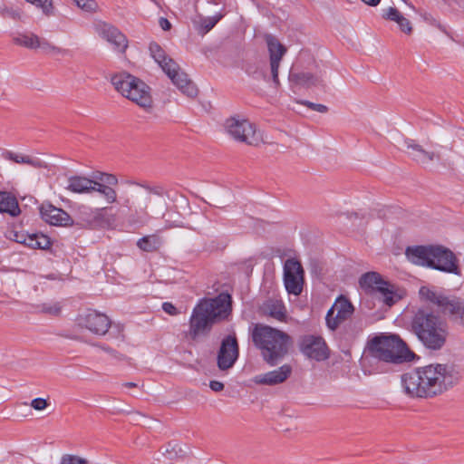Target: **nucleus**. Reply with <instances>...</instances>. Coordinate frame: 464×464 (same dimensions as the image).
Returning a JSON list of instances; mask_svg holds the SVG:
<instances>
[{
  "mask_svg": "<svg viewBox=\"0 0 464 464\" xmlns=\"http://www.w3.org/2000/svg\"><path fill=\"white\" fill-rule=\"evenodd\" d=\"M461 375L451 363H431L401 376L403 392L411 398H434L459 383Z\"/></svg>",
  "mask_w": 464,
  "mask_h": 464,
  "instance_id": "obj_1",
  "label": "nucleus"
},
{
  "mask_svg": "<svg viewBox=\"0 0 464 464\" xmlns=\"http://www.w3.org/2000/svg\"><path fill=\"white\" fill-rule=\"evenodd\" d=\"M411 326L425 348L439 351L445 345L449 334L447 323L431 308H419L411 319Z\"/></svg>",
  "mask_w": 464,
  "mask_h": 464,
  "instance_id": "obj_2",
  "label": "nucleus"
},
{
  "mask_svg": "<svg viewBox=\"0 0 464 464\" xmlns=\"http://www.w3.org/2000/svg\"><path fill=\"white\" fill-rule=\"evenodd\" d=\"M231 296L220 294L215 298L201 300L193 309L189 318L188 336L196 340L208 334L218 319L227 316L230 311Z\"/></svg>",
  "mask_w": 464,
  "mask_h": 464,
  "instance_id": "obj_3",
  "label": "nucleus"
},
{
  "mask_svg": "<svg viewBox=\"0 0 464 464\" xmlns=\"http://www.w3.org/2000/svg\"><path fill=\"white\" fill-rule=\"evenodd\" d=\"M251 338L263 360L270 366L276 365L289 352L291 337L276 328L256 324L251 332Z\"/></svg>",
  "mask_w": 464,
  "mask_h": 464,
  "instance_id": "obj_4",
  "label": "nucleus"
},
{
  "mask_svg": "<svg viewBox=\"0 0 464 464\" xmlns=\"http://www.w3.org/2000/svg\"><path fill=\"white\" fill-rule=\"evenodd\" d=\"M405 256L411 263L430 267L444 273L459 275L460 270L455 254L441 245L408 246Z\"/></svg>",
  "mask_w": 464,
  "mask_h": 464,
  "instance_id": "obj_5",
  "label": "nucleus"
},
{
  "mask_svg": "<svg viewBox=\"0 0 464 464\" xmlns=\"http://www.w3.org/2000/svg\"><path fill=\"white\" fill-rule=\"evenodd\" d=\"M368 350L372 357L390 363L410 362L414 357V353L398 334H381L374 336L368 343Z\"/></svg>",
  "mask_w": 464,
  "mask_h": 464,
  "instance_id": "obj_6",
  "label": "nucleus"
},
{
  "mask_svg": "<svg viewBox=\"0 0 464 464\" xmlns=\"http://www.w3.org/2000/svg\"><path fill=\"white\" fill-rule=\"evenodd\" d=\"M266 42L270 58V75L266 73V65L263 63H248L246 67V72L256 80L269 81L272 79L274 83L278 85V68L283 56L286 53V48L272 34L266 35Z\"/></svg>",
  "mask_w": 464,
  "mask_h": 464,
  "instance_id": "obj_7",
  "label": "nucleus"
},
{
  "mask_svg": "<svg viewBox=\"0 0 464 464\" xmlns=\"http://www.w3.org/2000/svg\"><path fill=\"white\" fill-rule=\"evenodd\" d=\"M227 133L236 140L250 146H257L263 141V136L255 124L245 119L229 118L225 123Z\"/></svg>",
  "mask_w": 464,
  "mask_h": 464,
  "instance_id": "obj_8",
  "label": "nucleus"
},
{
  "mask_svg": "<svg viewBox=\"0 0 464 464\" xmlns=\"http://www.w3.org/2000/svg\"><path fill=\"white\" fill-rule=\"evenodd\" d=\"M284 284L288 294L299 295L303 290L304 269L299 261L288 258L284 265Z\"/></svg>",
  "mask_w": 464,
  "mask_h": 464,
  "instance_id": "obj_9",
  "label": "nucleus"
},
{
  "mask_svg": "<svg viewBox=\"0 0 464 464\" xmlns=\"http://www.w3.org/2000/svg\"><path fill=\"white\" fill-rule=\"evenodd\" d=\"M354 307L344 296H339L332 307L328 310L325 322L327 327L334 331L341 324L348 320L353 314Z\"/></svg>",
  "mask_w": 464,
  "mask_h": 464,
  "instance_id": "obj_10",
  "label": "nucleus"
},
{
  "mask_svg": "<svg viewBox=\"0 0 464 464\" xmlns=\"http://www.w3.org/2000/svg\"><path fill=\"white\" fill-rule=\"evenodd\" d=\"M239 355L238 343L236 334H228L223 338L217 356L218 367L226 371L234 366Z\"/></svg>",
  "mask_w": 464,
  "mask_h": 464,
  "instance_id": "obj_11",
  "label": "nucleus"
},
{
  "mask_svg": "<svg viewBox=\"0 0 464 464\" xmlns=\"http://www.w3.org/2000/svg\"><path fill=\"white\" fill-rule=\"evenodd\" d=\"M298 346L300 352L309 359L323 361L328 357L326 343L321 336L304 335L299 339Z\"/></svg>",
  "mask_w": 464,
  "mask_h": 464,
  "instance_id": "obj_12",
  "label": "nucleus"
},
{
  "mask_svg": "<svg viewBox=\"0 0 464 464\" xmlns=\"http://www.w3.org/2000/svg\"><path fill=\"white\" fill-rule=\"evenodd\" d=\"M129 185H136L147 191V194L144 197V200L139 203L138 209L135 210V213L131 214L130 220L133 223L145 224L147 223L150 217L147 211L150 202L151 201L150 195H156L159 197H162L164 195V188L161 186H154L151 187L148 183H140L134 180L126 181Z\"/></svg>",
  "mask_w": 464,
  "mask_h": 464,
  "instance_id": "obj_13",
  "label": "nucleus"
},
{
  "mask_svg": "<svg viewBox=\"0 0 464 464\" xmlns=\"http://www.w3.org/2000/svg\"><path fill=\"white\" fill-rule=\"evenodd\" d=\"M78 324L96 335H104L111 325L109 317L96 311H88L78 318Z\"/></svg>",
  "mask_w": 464,
  "mask_h": 464,
  "instance_id": "obj_14",
  "label": "nucleus"
},
{
  "mask_svg": "<svg viewBox=\"0 0 464 464\" xmlns=\"http://www.w3.org/2000/svg\"><path fill=\"white\" fill-rule=\"evenodd\" d=\"M407 155L415 162L421 166H427L434 160H440V153L425 150L417 140L413 139H405Z\"/></svg>",
  "mask_w": 464,
  "mask_h": 464,
  "instance_id": "obj_15",
  "label": "nucleus"
},
{
  "mask_svg": "<svg viewBox=\"0 0 464 464\" xmlns=\"http://www.w3.org/2000/svg\"><path fill=\"white\" fill-rule=\"evenodd\" d=\"M97 31L99 35L110 43L116 52L125 53L128 47V40L118 28L104 23L99 25Z\"/></svg>",
  "mask_w": 464,
  "mask_h": 464,
  "instance_id": "obj_16",
  "label": "nucleus"
},
{
  "mask_svg": "<svg viewBox=\"0 0 464 464\" xmlns=\"http://www.w3.org/2000/svg\"><path fill=\"white\" fill-rule=\"evenodd\" d=\"M99 180L95 181L93 192L100 193L108 204H113L117 202V192L112 188L118 185V178L110 173H100L97 177Z\"/></svg>",
  "mask_w": 464,
  "mask_h": 464,
  "instance_id": "obj_17",
  "label": "nucleus"
},
{
  "mask_svg": "<svg viewBox=\"0 0 464 464\" xmlns=\"http://www.w3.org/2000/svg\"><path fill=\"white\" fill-rule=\"evenodd\" d=\"M40 214L45 222L53 226L68 227L73 224L72 218L66 211L52 204H42Z\"/></svg>",
  "mask_w": 464,
  "mask_h": 464,
  "instance_id": "obj_18",
  "label": "nucleus"
},
{
  "mask_svg": "<svg viewBox=\"0 0 464 464\" xmlns=\"http://www.w3.org/2000/svg\"><path fill=\"white\" fill-rule=\"evenodd\" d=\"M291 373V365L284 364L276 370L256 375L254 382L260 385H277L285 382Z\"/></svg>",
  "mask_w": 464,
  "mask_h": 464,
  "instance_id": "obj_19",
  "label": "nucleus"
},
{
  "mask_svg": "<svg viewBox=\"0 0 464 464\" xmlns=\"http://www.w3.org/2000/svg\"><path fill=\"white\" fill-rule=\"evenodd\" d=\"M166 74L171 80L174 85L188 97L193 98L198 94V88L194 82L188 77V74L180 71L179 66L174 68L173 72H168Z\"/></svg>",
  "mask_w": 464,
  "mask_h": 464,
  "instance_id": "obj_20",
  "label": "nucleus"
},
{
  "mask_svg": "<svg viewBox=\"0 0 464 464\" xmlns=\"http://www.w3.org/2000/svg\"><path fill=\"white\" fill-rule=\"evenodd\" d=\"M289 80L294 84L306 89L324 87V82L321 74H314L307 72H291L289 74Z\"/></svg>",
  "mask_w": 464,
  "mask_h": 464,
  "instance_id": "obj_21",
  "label": "nucleus"
},
{
  "mask_svg": "<svg viewBox=\"0 0 464 464\" xmlns=\"http://www.w3.org/2000/svg\"><path fill=\"white\" fill-rule=\"evenodd\" d=\"M140 79L122 72L111 76V82L122 96L126 97L135 88Z\"/></svg>",
  "mask_w": 464,
  "mask_h": 464,
  "instance_id": "obj_22",
  "label": "nucleus"
},
{
  "mask_svg": "<svg viewBox=\"0 0 464 464\" xmlns=\"http://www.w3.org/2000/svg\"><path fill=\"white\" fill-rule=\"evenodd\" d=\"M150 91V88L143 81L140 80L135 88L130 92V94H127L126 98L144 109L151 108L152 98Z\"/></svg>",
  "mask_w": 464,
  "mask_h": 464,
  "instance_id": "obj_23",
  "label": "nucleus"
},
{
  "mask_svg": "<svg viewBox=\"0 0 464 464\" xmlns=\"http://www.w3.org/2000/svg\"><path fill=\"white\" fill-rule=\"evenodd\" d=\"M95 181L85 176L73 175L68 178L65 188L72 193L90 194L93 192Z\"/></svg>",
  "mask_w": 464,
  "mask_h": 464,
  "instance_id": "obj_24",
  "label": "nucleus"
},
{
  "mask_svg": "<svg viewBox=\"0 0 464 464\" xmlns=\"http://www.w3.org/2000/svg\"><path fill=\"white\" fill-rule=\"evenodd\" d=\"M149 50L151 57L160 66L164 72H173L177 68V63L169 57L161 46L156 42L150 44Z\"/></svg>",
  "mask_w": 464,
  "mask_h": 464,
  "instance_id": "obj_25",
  "label": "nucleus"
},
{
  "mask_svg": "<svg viewBox=\"0 0 464 464\" xmlns=\"http://www.w3.org/2000/svg\"><path fill=\"white\" fill-rule=\"evenodd\" d=\"M419 295L421 300L436 304L442 313L445 312L452 299V297L446 296L428 286H421L419 290Z\"/></svg>",
  "mask_w": 464,
  "mask_h": 464,
  "instance_id": "obj_26",
  "label": "nucleus"
},
{
  "mask_svg": "<svg viewBox=\"0 0 464 464\" xmlns=\"http://www.w3.org/2000/svg\"><path fill=\"white\" fill-rule=\"evenodd\" d=\"M387 281L383 280L382 276L377 272H367L363 274L360 279V286L367 292L377 295L379 291L386 285Z\"/></svg>",
  "mask_w": 464,
  "mask_h": 464,
  "instance_id": "obj_27",
  "label": "nucleus"
},
{
  "mask_svg": "<svg viewBox=\"0 0 464 464\" xmlns=\"http://www.w3.org/2000/svg\"><path fill=\"white\" fill-rule=\"evenodd\" d=\"M264 314L278 320L284 321L286 316L285 304L280 300L269 299L262 305Z\"/></svg>",
  "mask_w": 464,
  "mask_h": 464,
  "instance_id": "obj_28",
  "label": "nucleus"
},
{
  "mask_svg": "<svg viewBox=\"0 0 464 464\" xmlns=\"http://www.w3.org/2000/svg\"><path fill=\"white\" fill-rule=\"evenodd\" d=\"M0 213H7L12 217H16L20 213L16 198L9 192L0 191Z\"/></svg>",
  "mask_w": 464,
  "mask_h": 464,
  "instance_id": "obj_29",
  "label": "nucleus"
},
{
  "mask_svg": "<svg viewBox=\"0 0 464 464\" xmlns=\"http://www.w3.org/2000/svg\"><path fill=\"white\" fill-rule=\"evenodd\" d=\"M2 158L18 164H26L37 169L42 168L44 166L43 161L37 158H33L31 156L15 153L11 150L3 151Z\"/></svg>",
  "mask_w": 464,
  "mask_h": 464,
  "instance_id": "obj_30",
  "label": "nucleus"
},
{
  "mask_svg": "<svg viewBox=\"0 0 464 464\" xmlns=\"http://www.w3.org/2000/svg\"><path fill=\"white\" fill-rule=\"evenodd\" d=\"M377 295L378 298L388 306L393 305L402 298V294L395 287L394 285L389 282L386 283V285H383Z\"/></svg>",
  "mask_w": 464,
  "mask_h": 464,
  "instance_id": "obj_31",
  "label": "nucleus"
},
{
  "mask_svg": "<svg viewBox=\"0 0 464 464\" xmlns=\"http://www.w3.org/2000/svg\"><path fill=\"white\" fill-rule=\"evenodd\" d=\"M163 244L162 238L158 234L144 236L138 239L137 246L144 252H156Z\"/></svg>",
  "mask_w": 464,
  "mask_h": 464,
  "instance_id": "obj_32",
  "label": "nucleus"
},
{
  "mask_svg": "<svg viewBox=\"0 0 464 464\" xmlns=\"http://www.w3.org/2000/svg\"><path fill=\"white\" fill-rule=\"evenodd\" d=\"M444 314H449L454 319L459 320L461 325L464 326V301L458 297H452Z\"/></svg>",
  "mask_w": 464,
  "mask_h": 464,
  "instance_id": "obj_33",
  "label": "nucleus"
},
{
  "mask_svg": "<svg viewBox=\"0 0 464 464\" xmlns=\"http://www.w3.org/2000/svg\"><path fill=\"white\" fill-rule=\"evenodd\" d=\"M26 246L33 249H47L51 246L50 237L42 233L28 234Z\"/></svg>",
  "mask_w": 464,
  "mask_h": 464,
  "instance_id": "obj_34",
  "label": "nucleus"
},
{
  "mask_svg": "<svg viewBox=\"0 0 464 464\" xmlns=\"http://www.w3.org/2000/svg\"><path fill=\"white\" fill-rule=\"evenodd\" d=\"M26 246L33 249H47L51 246L50 237L42 233L28 234Z\"/></svg>",
  "mask_w": 464,
  "mask_h": 464,
  "instance_id": "obj_35",
  "label": "nucleus"
},
{
  "mask_svg": "<svg viewBox=\"0 0 464 464\" xmlns=\"http://www.w3.org/2000/svg\"><path fill=\"white\" fill-rule=\"evenodd\" d=\"M186 454L187 451L184 450L181 445L177 441L169 442L164 447L163 455L169 460L183 458Z\"/></svg>",
  "mask_w": 464,
  "mask_h": 464,
  "instance_id": "obj_36",
  "label": "nucleus"
},
{
  "mask_svg": "<svg viewBox=\"0 0 464 464\" xmlns=\"http://www.w3.org/2000/svg\"><path fill=\"white\" fill-rule=\"evenodd\" d=\"M39 38L34 34H21L14 38V42L29 49H36L39 45Z\"/></svg>",
  "mask_w": 464,
  "mask_h": 464,
  "instance_id": "obj_37",
  "label": "nucleus"
},
{
  "mask_svg": "<svg viewBox=\"0 0 464 464\" xmlns=\"http://www.w3.org/2000/svg\"><path fill=\"white\" fill-rule=\"evenodd\" d=\"M38 48H40L42 50V52L46 54L67 55L70 53L69 50L55 46L53 44H51L50 42H48L47 40L41 39V38H39Z\"/></svg>",
  "mask_w": 464,
  "mask_h": 464,
  "instance_id": "obj_38",
  "label": "nucleus"
},
{
  "mask_svg": "<svg viewBox=\"0 0 464 464\" xmlns=\"http://www.w3.org/2000/svg\"><path fill=\"white\" fill-rule=\"evenodd\" d=\"M34 5L40 8L43 14L47 17L55 14V7L53 0H35Z\"/></svg>",
  "mask_w": 464,
  "mask_h": 464,
  "instance_id": "obj_39",
  "label": "nucleus"
},
{
  "mask_svg": "<svg viewBox=\"0 0 464 464\" xmlns=\"http://www.w3.org/2000/svg\"><path fill=\"white\" fill-rule=\"evenodd\" d=\"M82 10L89 13L96 12L98 4L95 0H72Z\"/></svg>",
  "mask_w": 464,
  "mask_h": 464,
  "instance_id": "obj_40",
  "label": "nucleus"
},
{
  "mask_svg": "<svg viewBox=\"0 0 464 464\" xmlns=\"http://www.w3.org/2000/svg\"><path fill=\"white\" fill-rule=\"evenodd\" d=\"M220 18L221 15L203 19L200 23L199 33L206 34L210 31Z\"/></svg>",
  "mask_w": 464,
  "mask_h": 464,
  "instance_id": "obj_41",
  "label": "nucleus"
},
{
  "mask_svg": "<svg viewBox=\"0 0 464 464\" xmlns=\"http://www.w3.org/2000/svg\"><path fill=\"white\" fill-rule=\"evenodd\" d=\"M60 464H89V461L77 455L64 454L61 458Z\"/></svg>",
  "mask_w": 464,
  "mask_h": 464,
  "instance_id": "obj_42",
  "label": "nucleus"
},
{
  "mask_svg": "<svg viewBox=\"0 0 464 464\" xmlns=\"http://www.w3.org/2000/svg\"><path fill=\"white\" fill-rule=\"evenodd\" d=\"M0 15L3 18H10L13 20H17L20 18V12L16 9H14L11 6H7L5 5L0 6Z\"/></svg>",
  "mask_w": 464,
  "mask_h": 464,
  "instance_id": "obj_43",
  "label": "nucleus"
},
{
  "mask_svg": "<svg viewBox=\"0 0 464 464\" xmlns=\"http://www.w3.org/2000/svg\"><path fill=\"white\" fill-rule=\"evenodd\" d=\"M403 15L396 7H389L386 10H383L382 17L396 22L397 24L400 22L401 18Z\"/></svg>",
  "mask_w": 464,
  "mask_h": 464,
  "instance_id": "obj_44",
  "label": "nucleus"
},
{
  "mask_svg": "<svg viewBox=\"0 0 464 464\" xmlns=\"http://www.w3.org/2000/svg\"><path fill=\"white\" fill-rule=\"evenodd\" d=\"M301 103L307 106L308 108H310L315 111L321 112V113H325L328 111V108L324 104L314 103V102H311L308 101H304Z\"/></svg>",
  "mask_w": 464,
  "mask_h": 464,
  "instance_id": "obj_45",
  "label": "nucleus"
},
{
  "mask_svg": "<svg viewBox=\"0 0 464 464\" xmlns=\"http://www.w3.org/2000/svg\"><path fill=\"white\" fill-rule=\"evenodd\" d=\"M48 406V402L45 399L35 398L31 401V407L36 411H43Z\"/></svg>",
  "mask_w": 464,
  "mask_h": 464,
  "instance_id": "obj_46",
  "label": "nucleus"
},
{
  "mask_svg": "<svg viewBox=\"0 0 464 464\" xmlns=\"http://www.w3.org/2000/svg\"><path fill=\"white\" fill-rule=\"evenodd\" d=\"M60 310H61V308L58 304H44L42 305V311L46 314H58L60 313Z\"/></svg>",
  "mask_w": 464,
  "mask_h": 464,
  "instance_id": "obj_47",
  "label": "nucleus"
},
{
  "mask_svg": "<svg viewBox=\"0 0 464 464\" xmlns=\"http://www.w3.org/2000/svg\"><path fill=\"white\" fill-rule=\"evenodd\" d=\"M398 25L402 32L406 34L411 33L412 28L411 25V22L406 17L402 16L400 22L398 23Z\"/></svg>",
  "mask_w": 464,
  "mask_h": 464,
  "instance_id": "obj_48",
  "label": "nucleus"
},
{
  "mask_svg": "<svg viewBox=\"0 0 464 464\" xmlns=\"http://www.w3.org/2000/svg\"><path fill=\"white\" fill-rule=\"evenodd\" d=\"M95 346L99 347L105 353H109L111 357L117 358V359L121 357V355L116 350L111 348L110 346H108L106 344L98 343V344H95Z\"/></svg>",
  "mask_w": 464,
  "mask_h": 464,
  "instance_id": "obj_49",
  "label": "nucleus"
},
{
  "mask_svg": "<svg viewBox=\"0 0 464 464\" xmlns=\"http://www.w3.org/2000/svg\"><path fill=\"white\" fill-rule=\"evenodd\" d=\"M162 309L165 313L169 315H176L178 314V309L169 302H165L162 304Z\"/></svg>",
  "mask_w": 464,
  "mask_h": 464,
  "instance_id": "obj_50",
  "label": "nucleus"
},
{
  "mask_svg": "<svg viewBox=\"0 0 464 464\" xmlns=\"http://www.w3.org/2000/svg\"><path fill=\"white\" fill-rule=\"evenodd\" d=\"M14 234V237L13 239L17 242V243H21V244H24L26 246L27 244V239H28V234H24V233H22V232H13Z\"/></svg>",
  "mask_w": 464,
  "mask_h": 464,
  "instance_id": "obj_51",
  "label": "nucleus"
},
{
  "mask_svg": "<svg viewBox=\"0 0 464 464\" xmlns=\"http://www.w3.org/2000/svg\"><path fill=\"white\" fill-rule=\"evenodd\" d=\"M209 387L213 392H221L224 389V384L219 381H210Z\"/></svg>",
  "mask_w": 464,
  "mask_h": 464,
  "instance_id": "obj_52",
  "label": "nucleus"
},
{
  "mask_svg": "<svg viewBox=\"0 0 464 464\" xmlns=\"http://www.w3.org/2000/svg\"><path fill=\"white\" fill-rule=\"evenodd\" d=\"M160 26L163 31H169L171 27L170 22L164 17H160L159 20Z\"/></svg>",
  "mask_w": 464,
  "mask_h": 464,
  "instance_id": "obj_53",
  "label": "nucleus"
},
{
  "mask_svg": "<svg viewBox=\"0 0 464 464\" xmlns=\"http://www.w3.org/2000/svg\"><path fill=\"white\" fill-rule=\"evenodd\" d=\"M353 328L354 329V333L353 334V338L357 336L359 334H361L362 332V326H357V325L353 324Z\"/></svg>",
  "mask_w": 464,
  "mask_h": 464,
  "instance_id": "obj_54",
  "label": "nucleus"
},
{
  "mask_svg": "<svg viewBox=\"0 0 464 464\" xmlns=\"http://www.w3.org/2000/svg\"><path fill=\"white\" fill-rule=\"evenodd\" d=\"M362 1L368 5L375 6L380 3L381 0H362Z\"/></svg>",
  "mask_w": 464,
  "mask_h": 464,
  "instance_id": "obj_55",
  "label": "nucleus"
},
{
  "mask_svg": "<svg viewBox=\"0 0 464 464\" xmlns=\"http://www.w3.org/2000/svg\"><path fill=\"white\" fill-rule=\"evenodd\" d=\"M122 386H124V387H126V388H135V387H137L138 385H137V383H135V382H125V383H123V384H122Z\"/></svg>",
  "mask_w": 464,
  "mask_h": 464,
  "instance_id": "obj_56",
  "label": "nucleus"
},
{
  "mask_svg": "<svg viewBox=\"0 0 464 464\" xmlns=\"http://www.w3.org/2000/svg\"><path fill=\"white\" fill-rule=\"evenodd\" d=\"M123 205L125 207H127L128 208H130V198H125L124 202H123Z\"/></svg>",
  "mask_w": 464,
  "mask_h": 464,
  "instance_id": "obj_57",
  "label": "nucleus"
},
{
  "mask_svg": "<svg viewBox=\"0 0 464 464\" xmlns=\"http://www.w3.org/2000/svg\"><path fill=\"white\" fill-rule=\"evenodd\" d=\"M352 328H353V324H350L347 326V331H346L347 335H350V337H353V334H350V333H349L348 329H352Z\"/></svg>",
  "mask_w": 464,
  "mask_h": 464,
  "instance_id": "obj_58",
  "label": "nucleus"
},
{
  "mask_svg": "<svg viewBox=\"0 0 464 464\" xmlns=\"http://www.w3.org/2000/svg\"><path fill=\"white\" fill-rule=\"evenodd\" d=\"M352 328H353V324H350L347 326V331H346L347 335H350V337H353V334H350V333H349L348 329H352Z\"/></svg>",
  "mask_w": 464,
  "mask_h": 464,
  "instance_id": "obj_59",
  "label": "nucleus"
},
{
  "mask_svg": "<svg viewBox=\"0 0 464 464\" xmlns=\"http://www.w3.org/2000/svg\"><path fill=\"white\" fill-rule=\"evenodd\" d=\"M208 2H209V3H213V4H215V5H217V4H218V1H217V0H208Z\"/></svg>",
  "mask_w": 464,
  "mask_h": 464,
  "instance_id": "obj_60",
  "label": "nucleus"
},
{
  "mask_svg": "<svg viewBox=\"0 0 464 464\" xmlns=\"http://www.w3.org/2000/svg\"><path fill=\"white\" fill-rule=\"evenodd\" d=\"M27 3H30L31 5H34V3L35 2V0H25Z\"/></svg>",
  "mask_w": 464,
  "mask_h": 464,
  "instance_id": "obj_61",
  "label": "nucleus"
},
{
  "mask_svg": "<svg viewBox=\"0 0 464 464\" xmlns=\"http://www.w3.org/2000/svg\"><path fill=\"white\" fill-rule=\"evenodd\" d=\"M104 210V215L106 214V210H107V208H101L100 211H103Z\"/></svg>",
  "mask_w": 464,
  "mask_h": 464,
  "instance_id": "obj_62",
  "label": "nucleus"
},
{
  "mask_svg": "<svg viewBox=\"0 0 464 464\" xmlns=\"http://www.w3.org/2000/svg\"><path fill=\"white\" fill-rule=\"evenodd\" d=\"M104 210V215L106 214V210H107V208H101L100 211H103Z\"/></svg>",
  "mask_w": 464,
  "mask_h": 464,
  "instance_id": "obj_63",
  "label": "nucleus"
}]
</instances>
